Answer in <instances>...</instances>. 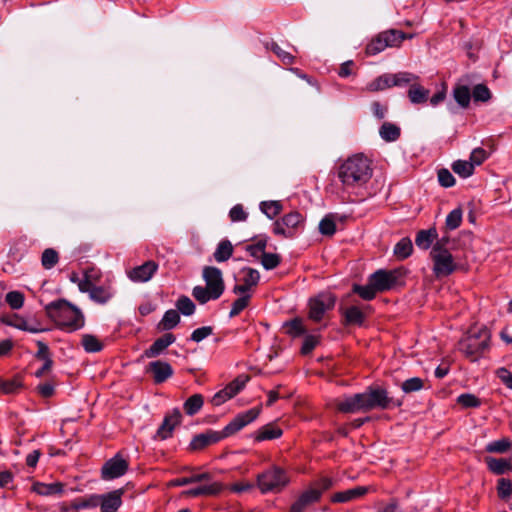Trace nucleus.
Segmentation results:
<instances>
[{
    "instance_id": "nucleus-1",
    "label": "nucleus",
    "mask_w": 512,
    "mask_h": 512,
    "mask_svg": "<svg viewBox=\"0 0 512 512\" xmlns=\"http://www.w3.org/2000/svg\"><path fill=\"white\" fill-rule=\"evenodd\" d=\"M372 173L370 160L363 154H355L339 165L337 176L345 191L354 192L368 183Z\"/></svg>"
},
{
    "instance_id": "nucleus-2",
    "label": "nucleus",
    "mask_w": 512,
    "mask_h": 512,
    "mask_svg": "<svg viewBox=\"0 0 512 512\" xmlns=\"http://www.w3.org/2000/svg\"><path fill=\"white\" fill-rule=\"evenodd\" d=\"M47 316L55 325L66 332H75L85 325V318L79 308L65 299H58L45 306Z\"/></svg>"
},
{
    "instance_id": "nucleus-3",
    "label": "nucleus",
    "mask_w": 512,
    "mask_h": 512,
    "mask_svg": "<svg viewBox=\"0 0 512 512\" xmlns=\"http://www.w3.org/2000/svg\"><path fill=\"white\" fill-rule=\"evenodd\" d=\"M202 278L205 286H195L192 290V296L200 304H206L209 301L219 299L225 290V283L222 271L214 266H205L202 271Z\"/></svg>"
},
{
    "instance_id": "nucleus-4",
    "label": "nucleus",
    "mask_w": 512,
    "mask_h": 512,
    "mask_svg": "<svg viewBox=\"0 0 512 512\" xmlns=\"http://www.w3.org/2000/svg\"><path fill=\"white\" fill-rule=\"evenodd\" d=\"M289 483V475L279 466H272L257 476V486L263 494L280 493Z\"/></svg>"
},
{
    "instance_id": "nucleus-5",
    "label": "nucleus",
    "mask_w": 512,
    "mask_h": 512,
    "mask_svg": "<svg viewBox=\"0 0 512 512\" xmlns=\"http://www.w3.org/2000/svg\"><path fill=\"white\" fill-rule=\"evenodd\" d=\"M364 411L373 409H388L391 405L400 406L401 402H394L388 396L386 390L381 388H368L365 392L361 393Z\"/></svg>"
},
{
    "instance_id": "nucleus-6",
    "label": "nucleus",
    "mask_w": 512,
    "mask_h": 512,
    "mask_svg": "<svg viewBox=\"0 0 512 512\" xmlns=\"http://www.w3.org/2000/svg\"><path fill=\"white\" fill-rule=\"evenodd\" d=\"M304 218L299 212H290L273 224V233L284 238H292L303 228Z\"/></svg>"
},
{
    "instance_id": "nucleus-7",
    "label": "nucleus",
    "mask_w": 512,
    "mask_h": 512,
    "mask_svg": "<svg viewBox=\"0 0 512 512\" xmlns=\"http://www.w3.org/2000/svg\"><path fill=\"white\" fill-rule=\"evenodd\" d=\"M489 339L490 335L486 330L478 334H470L460 342V349L475 361L488 348Z\"/></svg>"
},
{
    "instance_id": "nucleus-8",
    "label": "nucleus",
    "mask_w": 512,
    "mask_h": 512,
    "mask_svg": "<svg viewBox=\"0 0 512 512\" xmlns=\"http://www.w3.org/2000/svg\"><path fill=\"white\" fill-rule=\"evenodd\" d=\"M335 302L336 297L329 292L320 293L311 298L309 300V318L315 322L322 320L324 314L333 309Z\"/></svg>"
},
{
    "instance_id": "nucleus-9",
    "label": "nucleus",
    "mask_w": 512,
    "mask_h": 512,
    "mask_svg": "<svg viewBox=\"0 0 512 512\" xmlns=\"http://www.w3.org/2000/svg\"><path fill=\"white\" fill-rule=\"evenodd\" d=\"M431 258L433 260V271L436 276H448L456 269L452 254L449 250H439L432 248Z\"/></svg>"
},
{
    "instance_id": "nucleus-10",
    "label": "nucleus",
    "mask_w": 512,
    "mask_h": 512,
    "mask_svg": "<svg viewBox=\"0 0 512 512\" xmlns=\"http://www.w3.org/2000/svg\"><path fill=\"white\" fill-rule=\"evenodd\" d=\"M129 468V462L120 453L107 460L101 468L103 480H113L123 476Z\"/></svg>"
},
{
    "instance_id": "nucleus-11",
    "label": "nucleus",
    "mask_w": 512,
    "mask_h": 512,
    "mask_svg": "<svg viewBox=\"0 0 512 512\" xmlns=\"http://www.w3.org/2000/svg\"><path fill=\"white\" fill-rule=\"evenodd\" d=\"M400 276L398 270H384L379 269L370 275L371 281L377 292H384L392 289Z\"/></svg>"
},
{
    "instance_id": "nucleus-12",
    "label": "nucleus",
    "mask_w": 512,
    "mask_h": 512,
    "mask_svg": "<svg viewBox=\"0 0 512 512\" xmlns=\"http://www.w3.org/2000/svg\"><path fill=\"white\" fill-rule=\"evenodd\" d=\"M246 382V377H237L212 397V404L215 406H220L229 399L233 398L244 388Z\"/></svg>"
},
{
    "instance_id": "nucleus-13",
    "label": "nucleus",
    "mask_w": 512,
    "mask_h": 512,
    "mask_svg": "<svg viewBox=\"0 0 512 512\" xmlns=\"http://www.w3.org/2000/svg\"><path fill=\"white\" fill-rule=\"evenodd\" d=\"M241 283L233 287V293L237 295L249 294V291L257 286L260 280V274L256 269L250 267H244L240 271Z\"/></svg>"
},
{
    "instance_id": "nucleus-14",
    "label": "nucleus",
    "mask_w": 512,
    "mask_h": 512,
    "mask_svg": "<svg viewBox=\"0 0 512 512\" xmlns=\"http://www.w3.org/2000/svg\"><path fill=\"white\" fill-rule=\"evenodd\" d=\"M146 372L151 374L155 384H161L172 377L174 370L168 362L155 360L147 365Z\"/></svg>"
},
{
    "instance_id": "nucleus-15",
    "label": "nucleus",
    "mask_w": 512,
    "mask_h": 512,
    "mask_svg": "<svg viewBox=\"0 0 512 512\" xmlns=\"http://www.w3.org/2000/svg\"><path fill=\"white\" fill-rule=\"evenodd\" d=\"M158 270V264L149 260L142 265L136 266L127 272L128 278L137 283L149 281Z\"/></svg>"
},
{
    "instance_id": "nucleus-16",
    "label": "nucleus",
    "mask_w": 512,
    "mask_h": 512,
    "mask_svg": "<svg viewBox=\"0 0 512 512\" xmlns=\"http://www.w3.org/2000/svg\"><path fill=\"white\" fill-rule=\"evenodd\" d=\"M375 489L372 486H357L344 491H339L331 496V502L333 503H347L363 498L369 492H373Z\"/></svg>"
},
{
    "instance_id": "nucleus-17",
    "label": "nucleus",
    "mask_w": 512,
    "mask_h": 512,
    "mask_svg": "<svg viewBox=\"0 0 512 512\" xmlns=\"http://www.w3.org/2000/svg\"><path fill=\"white\" fill-rule=\"evenodd\" d=\"M260 408L254 407L243 413L238 414L226 427L225 434L229 435L241 430L246 425L253 422L260 414Z\"/></svg>"
},
{
    "instance_id": "nucleus-18",
    "label": "nucleus",
    "mask_w": 512,
    "mask_h": 512,
    "mask_svg": "<svg viewBox=\"0 0 512 512\" xmlns=\"http://www.w3.org/2000/svg\"><path fill=\"white\" fill-rule=\"evenodd\" d=\"M124 489H116L108 493L100 494L101 512H117L122 505Z\"/></svg>"
},
{
    "instance_id": "nucleus-19",
    "label": "nucleus",
    "mask_w": 512,
    "mask_h": 512,
    "mask_svg": "<svg viewBox=\"0 0 512 512\" xmlns=\"http://www.w3.org/2000/svg\"><path fill=\"white\" fill-rule=\"evenodd\" d=\"M176 338L172 333H166L162 337L156 339L153 344L143 352L145 358H156L161 355Z\"/></svg>"
},
{
    "instance_id": "nucleus-20",
    "label": "nucleus",
    "mask_w": 512,
    "mask_h": 512,
    "mask_svg": "<svg viewBox=\"0 0 512 512\" xmlns=\"http://www.w3.org/2000/svg\"><path fill=\"white\" fill-rule=\"evenodd\" d=\"M336 408L343 413L364 411L361 393L338 399L336 401Z\"/></svg>"
},
{
    "instance_id": "nucleus-21",
    "label": "nucleus",
    "mask_w": 512,
    "mask_h": 512,
    "mask_svg": "<svg viewBox=\"0 0 512 512\" xmlns=\"http://www.w3.org/2000/svg\"><path fill=\"white\" fill-rule=\"evenodd\" d=\"M182 415L179 410L175 409L172 413L168 414L161 426L157 430V436L164 440L172 435L174 428L180 423Z\"/></svg>"
},
{
    "instance_id": "nucleus-22",
    "label": "nucleus",
    "mask_w": 512,
    "mask_h": 512,
    "mask_svg": "<svg viewBox=\"0 0 512 512\" xmlns=\"http://www.w3.org/2000/svg\"><path fill=\"white\" fill-rule=\"evenodd\" d=\"M224 486L220 482L197 486L183 491L185 497L215 496L222 492Z\"/></svg>"
},
{
    "instance_id": "nucleus-23",
    "label": "nucleus",
    "mask_w": 512,
    "mask_h": 512,
    "mask_svg": "<svg viewBox=\"0 0 512 512\" xmlns=\"http://www.w3.org/2000/svg\"><path fill=\"white\" fill-rule=\"evenodd\" d=\"M319 500V491L307 489L301 493L298 499L292 504L290 512H304L308 506L318 502Z\"/></svg>"
},
{
    "instance_id": "nucleus-24",
    "label": "nucleus",
    "mask_w": 512,
    "mask_h": 512,
    "mask_svg": "<svg viewBox=\"0 0 512 512\" xmlns=\"http://www.w3.org/2000/svg\"><path fill=\"white\" fill-rule=\"evenodd\" d=\"M64 487L65 485L61 482H35L31 490L40 496H60L64 492Z\"/></svg>"
},
{
    "instance_id": "nucleus-25",
    "label": "nucleus",
    "mask_w": 512,
    "mask_h": 512,
    "mask_svg": "<svg viewBox=\"0 0 512 512\" xmlns=\"http://www.w3.org/2000/svg\"><path fill=\"white\" fill-rule=\"evenodd\" d=\"M221 439H222L221 433L215 432V431H208L206 433L196 435L192 439V441L190 443V447L192 450H201L208 445L217 443Z\"/></svg>"
},
{
    "instance_id": "nucleus-26",
    "label": "nucleus",
    "mask_w": 512,
    "mask_h": 512,
    "mask_svg": "<svg viewBox=\"0 0 512 512\" xmlns=\"http://www.w3.org/2000/svg\"><path fill=\"white\" fill-rule=\"evenodd\" d=\"M485 463L489 471L495 475H502L512 470L511 459L486 457Z\"/></svg>"
},
{
    "instance_id": "nucleus-27",
    "label": "nucleus",
    "mask_w": 512,
    "mask_h": 512,
    "mask_svg": "<svg viewBox=\"0 0 512 512\" xmlns=\"http://www.w3.org/2000/svg\"><path fill=\"white\" fill-rule=\"evenodd\" d=\"M408 98L413 104H423L430 96V91L424 88L419 81H414L408 89Z\"/></svg>"
},
{
    "instance_id": "nucleus-28",
    "label": "nucleus",
    "mask_w": 512,
    "mask_h": 512,
    "mask_svg": "<svg viewBox=\"0 0 512 512\" xmlns=\"http://www.w3.org/2000/svg\"><path fill=\"white\" fill-rule=\"evenodd\" d=\"M379 135L385 142H395L400 138V127L392 122H384L379 128Z\"/></svg>"
},
{
    "instance_id": "nucleus-29",
    "label": "nucleus",
    "mask_w": 512,
    "mask_h": 512,
    "mask_svg": "<svg viewBox=\"0 0 512 512\" xmlns=\"http://www.w3.org/2000/svg\"><path fill=\"white\" fill-rule=\"evenodd\" d=\"M382 33L387 47H399L405 39H411L413 37V34H406L396 29L386 30Z\"/></svg>"
},
{
    "instance_id": "nucleus-30",
    "label": "nucleus",
    "mask_w": 512,
    "mask_h": 512,
    "mask_svg": "<svg viewBox=\"0 0 512 512\" xmlns=\"http://www.w3.org/2000/svg\"><path fill=\"white\" fill-rule=\"evenodd\" d=\"M438 237L437 231L435 228H430L428 230H421L417 233L415 238V244L418 248L427 250L430 248L434 240Z\"/></svg>"
},
{
    "instance_id": "nucleus-31",
    "label": "nucleus",
    "mask_w": 512,
    "mask_h": 512,
    "mask_svg": "<svg viewBox=\"0 0 512 512\" xmlns=\"http://www.w3.org/2000/svg\"><path fill=\"white\" fill-rule=\"evenodd\" d=\"M114 295L110 286L94 285L89 295L90 299L98 304H106Z\"/></svg>"
},
{
    "instance_id": "nucleus-32",
    "label": "nucleus",
    "mask_w": 512,
    "mask_h": 512,
    "mask_svg": "<svg viewBox=\"0 0 512 512\" xmlns=\"http://www.w3.org/2000/svg\"><path fill=\"white\" fill-rule=\"evenodd\" d=\"M471 96V91L467 85L456 84L453 88V97L462 108L469 106Z\"/></svg>"
},
{
    "instance_id": "nucleus-33",
    "label": "nucleus",
    "mask_w": 512,
    "mask_h": 512,
    "mask_svg": "<svg viewBox=\"0 0 512 512\" xmlns=\"http://www.w3.org/2000/svg\"><path fill=\"white\" fill-rule=\"evenodd\" d=\"M10 324L12 326H14L15 328H17V329H20V330H23V331H28V332H31V333H38V332L45 331V329L40 327V324L37 323L36 321L26 320V319H24L22 317H18V316H16L10 322Z\"/></svg>"
},
{
    "instance_id": "nucleus-34",
    "label": "nucleus",
    "mask_w": 512,
    "mask_h": 512,
    "mask_svg": "<svg viewBox=\"0 0 512 512\" xmlns=\"http://www.w3.org/2000/svg\"><path fill=\"white\" fill-rule=\"evenodd\" d=\"M512 447V441L508 437H503L498 440L489 442L485 450L488 453L504 454L508 452Z\"/></svg>"
},
{
    "instance_id": "nucleus-35",
    "label": "nucleus",
    "mask_w": 512,
    "mask_h": 512,
    "mask_svg": "<svg viewBox=\"0 0 512 512\" xmlns=\"http://www.w3.org/2000/svg\"><path fill=\"white\" fill-rule=\"evenodd\" d=\"M81 345L87 353H97L103 349L102 342L92 334H83Z\"/></svg>"
},
{
    "instance_id": "nucleus-36",
    "label": "nucleus",
    "mask_w": 512,
    "mask_h": 512,
    "mask_svg": "<svg viewBox=\"0 0 512 512\" xmlns=\"http://www.w3.org/2000/svg\"><path fill=\"white\" fill-rule=\"evenodd\" d=\"M346 324L361 326L365 320V315L357 306L348 307L344 311Z\"/></svg>"
},
{
    "instance_id": "nucleus-37",
    "label": "nucleus",
    "mask_w": 512,
    "mask_h": 512,
    "mask_svg": "<svg viewBox=\"0 0 512 512\" xmlns=\"http://www.w3.org/2000/svg\"><path fill=\"white\" fill-rule=\"evenodd\" d=\"M232 254L233 246L231 242L229 240H223L218 244L213 256L217 262H225L232 256Z\"/></svg>"
},
{
    "instance_id": "nucleus-38",
    "label": "nucleus",
    "mask_w": 512,
    "mask_h": 512,
    "mask_svg": "<svg viewBox=\"0 0 512 512\" xmlns=\"http://www.w3.org/2000/svg\"><path fill=\"white\" fill-rule=\"evenodd\" d=\"M282 435V430L274 425L262 427L256 434L257 441L277 439Z\"/></svg>"
},
{
    "instance_id": "nucleus-39",
    "label": "nucleus",
    "mask_w": 512,
    "mask_h": 512,
    "mask_svg": "<svg viewBox=\"0 0 512 512\" xmlns=\"http://www.w3.org/2000/svg\"><path fill=\"white\" fill-rule=\"evenodd\" d=\"M283 327L286 333L292 337H299L306 332L303 320L300 318H294L288 322H285Z\"/></svg>"
},
{
    "instance_id": "nucleus-40",
    "label": "nucleus",
    "mask_w": 512,
    "mask_h": 512,
    "mask_svg": "<svg viewBox=\"0 0 512 512\" xmlns=\"http://www.w3.org/2000/svg\"><path fill=\"white\" fill-rule=\"evenodd\" d=\"M414 81H419V76L411 72L393 73L394 87H410Z\"/></svg>"
},
{
    "instance_id": "nucleus-41",
    "label": "nucleus",
    "mask_w": 512,
    "mask_h": 512,
    "mask_svg": "<svg viewBox=\"0 0 512 512\" xmlns=\"http://www.w3.org/2000/svg\"><path fill=\"white\" fill-rule=\"evenodd\" d=\"M413 251V245L409 238H402L394 247V255L398 259L408 258Z\"/></svg>"
},
{
    "instance_id": "nucleus-42",
    "label": "nucleus",
    "mask_w": 512,
    "mask_h": 512,
    "mask_svg": "<svg viewBox=\"0 0 512 512\" xmlns=\"http://www.w3.org/2000/svg\"><path fill=\"white\" fill-rule=\"evenodd\" d=\"M474 168V164L467 160H457L452 164L453 171L462 178L470 177Z\"/></svg>"
},
{
    "instance_id": "nucleus-43",
    "label": "nucleus",
    "mask_w": 512,
    "mask_h": 512,
    "mask_svg": "<svg viewBox=\"0 0 512 512\" xmlns=\"http://www.w3.org/2000/svg\"><path fill=\"white\" fill-rule=\"evenodd\" d=\"M204 400L202 395L194 394L184 403V410L187 415H195L203 406Z\"/></svg>"
},
{
    "instance_id": "nucleus-44",
    "label": "nucleus",
    "mask_w": 512,
    "mask_h": 512,
    "mask_svg": "<svg viewBox=\"0 0 512 512\" xmlns=\"http://www.w3.org/2000/svg\"><path fill=\"white\" fill-rule=\"evenodd\" d=\"M179 321V312L177 310L170 309L165 312L159 325L163 330H171L179 323Z\"/></svg>"
},
{
    "instance_id": "nucleus-45",
    "label": "nucleus",
    "mask_w": 512,
    "mask_h": 512,
    "mask_svg": "<svg viewBox=\"0 0 512 512\" xmlns=\"http://www.w3.org/2000/svg\"><path fill=\"white\" fill-rule=\"evenodd\" d=\"M387 48L386 43L384 42L383 33H379L375 38H373L368 45L366 46V53L368 55H376Z\"/></svg>"
},
{
    "instance_id": "nucleus-46",
    "label": "nucleus",
    "mask_w": 512,
    "mask_h": 512,
    "mask_svg": "<svg viewBox=\"0 0 512 512\" xmlns=\"http://www.w3.org/2000/svg\"><path fill=\"white\" fill-rule=\"evenodd\" d=\"M267 245V237H260L254 244H250L246 247V251L254 258L261 259L265 254V248Z\"/></svg>"
},
{
    "instance_id": "nucleus-47",
    "label": "nucleus",
    "mask_w": 512,
    "mask_h": 512,
    "mask_svg": "<svg viewBox=\"0 0 512 512\" xmlns=\"http://www.w3.org/2000/svg\"><path fill=\"white\" fill-rule=\"evenodd\" d=\"M260 210L270 219L276 217L282 210L279 201H263L260 203Z\"/></svg>"
},
{
    "instance_id": "nucleus-48",
    "label": "nucleus",
    "mask_w": 512,
    "mask_h": 512,
    "mask_svg": "<svg viewBox=\"0 0 512 512\" xmlns=\"http://www.w3.org/2000/svg\"><path fill=\"white\" fill-rule=\"evenodd\" d=\"M58 260V252L53 248H47L43 251L41 256V264L45 269H52L58 263Z\"/></svg>"
},
{
    "instance_id": "nucleus-49",
    "label": "nucleus",
    "mask_w": 512,
    "mask_h": 512,
    "mask_svg": "<svg viewBox=\"0 0 512 512\" xmlns=\"http://www.w3.org/2000/svg\"><path fill=\"white\" fill-rule=\"evenodd\" d=\"M461 222L462 210L460 208H456L447 215L445 220V229L448 231L455 230L461 225Z\"/></svg>"
},
{
    "instance_id": "nucleus-50",
    "label": "nucleus",
    "mask_w": 512,
    "mask_h": 512,
    "mask_svg": "<svg viewBox=\"0 0 512 512\" xmlns=\"http://www.w3.org/2000/svg\"><path fill=\"white\" fill-rule=\"evenodd\" d=\"M177 310L185 316H190L195 312V304L187 296H180L176 302Z\"/></svg>"
},
{
    "instance_id": "nucleus-51",
    "label": "nucleus",
    "mask_w": 512,
    "mask_h": 512,
    "mask_svg": "<svg viewBox=\"0 0 512 512\" xmlns=\"http://www.w3.org/2000/svg\"><path fill=\"white\" fill-rule=\"evenodd\" d=\"M353 291L364 300H372L377 294V290L374 288L370 280H368V284L364 286L354 285Z\"/></svg>"
},
{
    "instance_id": "nucleus-52",
    "label": "nucleus",
    "mask_w": 512,
    "mask_h": 512,
    "mask_svg": "<svg viewBox=\"0 0 512 512\" xmlns=\"http://www.w3.org/2000/svg\"><path fill=\"white\" fill-rule=\"evenodd\" d=\"M251 298V294L241 295L238 299H236L231 307L229 312V317L233 318L239 315L248 305Z\"/></svg>"
},
{
    "instance_id": "nucleus-53",
    "label": "nucleus",
    "mask_w": 512,
    "mask_h": 512,
    "mask_svg": "<svg viewBox=\"0 0 512 512\" xmlns=\"http://www.w3.org/2000/svg\"><path fill=\"white\" fill-rule=\"evenodd\" d=\"M457 403L464 408H476L481 405V401L474 394L464 393L458 396Z\"/></svg>"
},
{
    "instance_id": "nucleus-54",
    "label": "nucleus",
    "mask_w": 512,
    "mask_h": 512,
    "mask_svg": "<svg viewBox=\"0 0 512 512\" xmlns=\"http://www.w3.org/2000/svg\"><path fill=\"white\" fill-rule=\"evenodd\" d=\"M270 49L277 55V57L286 65H291L295 62V57L282 49L276 42L270 44Z\"/></svg>"
},
{
    "instance_id": "nucleus-55",
    "label": "nucleus",
    "mask_w": 512,
    "mask_h": 512,
    "mask_svg": "<svg viewBox=\"0 0 512 512\" xmlns=\"http://www.w3.org/2000/svg\"><path fill=\"white\" fill-rule=\"evenodd\" d=\"M423 386H424V382L421 378L412 377V378L405 380L402 383L401 388L405 393H412V392L421 390L423 388Z\"/></svg>"
},
{
    "instance_id": "nucleus-56",
    "label": "nucleus",
    "mask_w": 512,
    "mask_h": 512,
    "mask_svg": "<svg viewBox=\"0 0 512 512\" xmlns=\"http://www.w3.org/2000/svg\"><path fill=\"white\" fill-rule=\"evenodd\" d=\"M498 496L507 499L512 495V481L507 478H500L497 484Z\"/></svg>"
},
{
    "instance_id": "nucleus-57",
    "label": "nucleus",
    "mask_w": 512,
    "mask_h": 512,
    "mask_svg": "<svg viewBox=\"0 0 512 512\" xmlns=\"http://www.w3.org/2000/svg\"><path fill=\"white\" fill-rule=\"evenodd\" d=\"M472 96L475 101L487 102L491 98V93L486 85L478 84L473 88Z\"/></svg>"
},
{
    "instance_id": "nucleus-58",
    "label": "nucleus",
    "mask_w": 512,
    "mask_h": 512,
    "mask_svg": "<svg viewBox=\"0 0 512 512\" xmlns=\"http://www.w3.org/2000/svg\"><path fill=\"white\" fill-rule=\"evenodd\" d=\"M6 302L12 309H20L24 304V295L19 291L8 292Z\"/></svg>"
},
{
    "instance_id": "nucleus-59",
    "label": "nucleus",
    "mask_w": 512,
    "mask_h": 512,
    "mask_svg": "<svg viewBox=\"0 0 512 512\" xmlns=\"http://www.w3.org/2000/svg\"><path fill=\"white\" fill-rule=\"evenodd\" d=\"M21 386V382L16 378L11 380L0 379V390L5 394L15 393L21 388Z\"/></svg>"
},
{
    "instance_id": "nucleus-60",
    "label": "nucleus",
    "mask_w": 512,
    "mask_h": 512,
    "mask_svg": "<svg viewBox=\"0 0 512 512\" xmlns=\"http://www.w3.org/2000/svg\"><path fill=\"white\" fill-rule=\"evenodd\" d=\"M261 264L266 270L276 268L280 264V256L275 253H266L261 258Z\"/></svg>"
},
{
    "instance_id": "nucleus-61",
    "label": "nucleus",
    "mask_w": 512,
    "mask_h": 512,
    "mask_svg": "<svg viewBox=\"0 0 512 512\" xmlns=\"http://www.w3.org/2000/svg\"><path fill=\"white\" fill-rule=\"evenodd\" d=\"M319 231L323 235L332 236L336 232V224L330 217L323 218L319 223Z\"/></svg>"
},
{
    "instance_id": "nucleus-62",
    "label": "nucleus",
    "mask_w": 512,
    "mask_h": 512,
    "mask_svg": "<svg viewBox=\"0 0 512 512\" xmlns=\"http://www.w3.org/2000/svg\"><path fill=\"white\" fill-rule=\"evenodd\" d=\"M212 334H213V328L211 326H203V327L195 329L192 332L190 339L192 341L198 343Z\"/></svg>"
},
{
    "instance_id": "nucleus-63",
    "label": "nucleus",
    "mask_w": 512,
    "mask_h": 512,
    "mask_svg": "<svg viewBox=\"0 0 512 512\" xmlns=\"http://www.w3.org/2000/svg\"><path fill=\"white\" fill-rule=\"evenodd\" d=\"M229 217L233 222H241L247 219L248 214L241 204H237L230 209Z\"/></svg>"
},
{
    "instance_id": "nucleus-64",
    "label": "nucleus",
    "mask_w": 512,
    "mask_h": 512,
    "mask_svg": "<svg viewBox=\"0 0 512 512\" xmlns=\"http://www.w3.org/2000/svg\"><path fill=\"white\" fill-rule=\"evenodd\" d=\"M495 373L507 388L512 389V372H510L505 367H500L496 370Z\"/></svg>"
}]
</instances>
